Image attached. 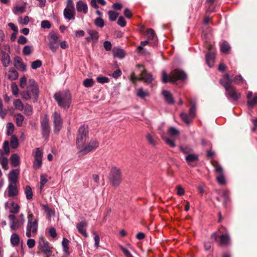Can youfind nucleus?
<instances>
[{
	"label": "nucleus",
	"mask_w": 257,
	"mask_h": 257,
	"mask_svg": "<svg viewBox=\"0 0 257 257\" xmlns=\"http://www.w3.org/2000/svg\"><path fill=\"white\" fill-rule=\"evenodd\" d=\"M21 95L25 100L32 99L34 103L37 101L39 96V88L34 79L29 80V84L26 90L23 91L21 93Z\"/></svg>",
	"instance_id": "f257e3e1"
},
{
	"label": "nucleus",
	"mask_w": 257,
	"mask_h": 257,
	"mask_svg": "<svg viewBox=\"0 0 257 257\" xmlns=\"http://www.w3.org/2000/svg\"><path fill=\"white\" fill-rule=\"evenodd\" d=\"M54 97L58 105L65 109H68L71 104L72 96L68 90L56 92Z\"/></svg>",
	"instance_id": "f03ea898"
},
{
	"label": "nucleus",
	"mask_w": 257,
	"mask_h": 257,
	"mask_svg": "<svg viewBox=\"0 0 257 257\" xmlns=\"http://www.w3.org/2000/svg\"><path fill=\"white\" fill-rule=\"evenodd\" d=\"M187 77V74L182 70L176 69L173 70L171 76H169L165 71L162 72V81L166 83L168 82H175L178 80H183Z\"/></svg>",
	"instance_id": "7ed1b4c3"
},
{
	"label": "nucleus",
	"mask_w": 257,
	"mask_h": 257,
	"mask_svg": "<svg viewBox=\"0 0 257 257\" xmlns=\"http://www.w3.org/2000/svg\"><path fill=\"white\" fill-rule=\"evenodd\" d=\"M38 228V221L35 218L32 214H29L28 215V223L26 235L28 237L36 235L37 233Z\"/></svg>",
	"instance_id": "20e7f679"
},
{
	"label": "nucleus",
	"mask_w": 257,
	"mask_h": 257,
	"mask_svg": "<svg viewBox=\"0 0 257 257\" xmlns=\"http://www.w3.org/2000/svg\"><path fill=\"white\" fill-rule=\"evenodd\" d=\"M88 134L87 126H86L84 124L82 125L79 128L76 138V146L78 150L85 144Z\"/></svg>",
	"instance_id": "39448f33"
},
{
	"label": "nucleus",
	"mask_w": 257,
	"mask_h": 257,
	"mask_svg": "<svg viewBox=\"0 0 257 257\" xmlns=\"http://www.w3.org/2000/svg\"><path fill=\"white\" fill-rule=\"evenodd\" d=\"M48 38L49 40L48 46L50 49L55 53L59 48L60 43V35L56 32L49 33Z\"/></svg>",
	"instance_id": "423d86ee"
},
{
	"label": "nucleus",
	"mask_w": 257,
	"mask_h": 257,
	"mask_svg": "<svg viewBox=\"0 0 257 257\" xmlns=\"http://www.w3.org/2000/svg\"><path fill=\"white\" fill-rule=\"evenodd\" d=\"M109 180L113 186H117L121 181V175L120 170L113 167L111 168L109 176Z\"/></svg>",
	"instance_id": "0eeeda50"
},
{
	"label": "nucleus",
	"mask_w": 257,
	"mask_h": 257,
	"mask_svg": "<svg viewBox=\"0 0 257 257\" xmlns=\"http://www.w3.org/2000/svg\"><path fill=\"white\" fill-rule=\"evenodd\" d=\"M99 145L98 142L96 140H91L87 145L84 144L79 149V156L87 154L92 151L96 149Z\"/></svg>",
	"instance_id": "6e6552de"
},
{
	"label": "nucleus",
	"mask_w": 257,
	"mask_h": 257,
	"mask_svg": "<svg viewBox=\"0 0 257 257\" xmlns=\"http://www.w3.org/2000/svg\"><path fill=\"white\" fill-rule=\"evenodd\" d=\"M41 128L43 138L48 140L50 135V126L49 119L47 115H45L41 120Z\"/></svg>",
	"instance_id": "1a4fd4ad"
},
{
	"label": "nucleus",
	"mask_w": 257,
	"mask_h": 257,
	"mask_svg": "<svg viewBox=\"0 0 257 257\" xmlns=\"http://www.w3.org/2000/svg\"><path fill=\"white\" fill-rule=\"evenodd\" d=\"M43 155L42 149L40 148H37L34 155V161L33 162V167L34 169L38 170L41 168Z\"/></svg>",
	"instance_id": "9d476101"
},
{
	"label": "nucleus",
	"mask_w": 257,
	"mask_h": 257,
	"mask_svg": "<svg viewBox=\"0 0 257 257\" xmlns=\"http://www.w3.org/2000/svg\"><path fill=\"white\" fill-rule=\"evenodd\" d=\"M54 123V132L58 134L61 130L63 125V120L61 115L57 112L55 111L53 114Z\"/></svg>",
	"instance_id": "9b49d317"
},
{
	"label": "nucleus",
	"mask_w": 257,
	"mask_h": 257,
	"mask_svg": "<svg viewBox=\"0 0 257 257\" xmlns=\"http://www.w3.org/2000/svg\"><path fill=\"white\" fill-rule=\"evenodd\" d=\"M225 96L228 98H231L234 101H237L240 97V94L236 92V88L233 86L225 89Z\"/></svg>",
	"instance_id": "f8f14e48"
},
{
	"label": "nucleus",
	"mask_w": 257,
	"mask_h": 257,
	"mask_svg": "<svg viewBox=\"0 0 257 257\" xmlns=\"http://www.w3.org/2000/svg\"><path fill=\"white\" fill-rule=\"evenodd\" d=\"M39 245L45 254L48 256L51 255L52 247L50 245L49 243L47 241L42 239L39 241Z\"/></svg>",
	"instance_id": "ddd939ff"
},
{
	"label": "nucleus",
	"mask_w": 257,
	"mask_h": 257,
	"mask_svg": "<svg viewBox=\"0 0 257 257\" xmlns=\"http://www.w3.org/2000/svg\"><path fill=\"white\" fill-rule=\"evenodd\" d=\"M8 217L11 221L10 228L12 230H16L19 228L22 224H23L25 221L24 218H23L22 223H21V222L17 219L16 216L13 214L9 215Z\"/></svg>",
	"instance_id": "4468645a"
},
{
	"label": "nucleus",
	"mask_w": 257,
	"mask_h": 257,
	"mask_svg": "<svg viewBox=\"0 0 257 257\" xmlns=\"http://www.w3.org/2000/svg\"><path fill=\"white\" fill-rule=\"evenodd\" d=\"M20 172V170L16 169L9 173L8 175L9 184H16L18 182V176Z\"/></svg>",
	"instance_id": "2eb2a0df"
},
{
	"label": "nucleus",
	"mask_w": 257,
	"mask_h": 257,
	"mask_svg": "<svg viewBox=\"0 0 257 257\" xmlns=\"http://www.w3.org/2000/svg\"><path fill=\"white\" fill-rule=\"evenodd\" d=\"M76 12L75 9L65 8L63 10V16L67 21L74 20L75 19Z\"/></svg>",
	"instance_id": "dca6fc26"
},
{
	"label": "nucleus",
	"mask_w": 257,
	"mask_h": 257,
	"mask_svg": "<svg viewBox=\"0 0 257 257\" xmlns=\"http://www.w3.org/2000/svg\"><path fill=\"white\" fill-rule=\"evenodd\" d=\"M7 195L9 197H14L18 195L19 190L16 184H9L7 188Z\"/></svg>",
	"instance_id": "f3484780"
},
{
	"label": "nucleus",
	"mask_w": 257,
	"mask_h": 257,
	"mask_svg": "<svg viewBox=\"0 0 257 257\" xmlns=\"http://www.w3.org/2000/svg\"><path fill=\"white\" fill-rule=\"evenodd\" d=\"M232 79L228 74L224 75L223 78L220 80V83L224 87L225 89L232 86Z\"/></svg>",
	"instance_id": "a211bd4d"
},
{
	"label": "nucleus",
	"mask_w": 257,
	"mask_h": 257,
	"mask_svg": "<svg viewBox=\"0 0 257 257\" xmlns=\"http://www.w3.org/2000/svg\"><path fill=\"white\" fill-rule=\"evenodd\" d=\"M162 94L166 102L169 105H173L175 103V100L172 93L168 90H163Z\"/></svg>",
	"instance_id": "6ab92c4d"
},
{
	"label": "nucleus",
	"mask_w": 257,
	"mask_h": 257,
	"mask_svg": "<svg viewBox=\"0 0 257 257\" xmlns=\"http://www.w3.org/2000/svg\"><path fill=\"white\" fill-rule=\"evenodd\" d=\"M15 66L19 71L26 70L27 66L23 63L22 59L20 57H16L14 59Z\"/></svg>",
	"instance_id": "aec40b11"
},
{
	"label": "nucleus",
	"mask_w": 257,
	"mask_h": 257,
	"mask_svg": "<svg viewBox=\"0 0 257 257\" xmlns=\"http://www.w3.org/2000/svg\"><path fill=\"white\" fill-rule=\"evenodd\" d=\"M87 223L86 221H82L76 225V228L78 232L85 237L87 236L86 227Z\"/></svg>",
	"instance_id": "412c9836"
},
{
	"label": "nucleus",
	"mask_w": 257,
	"mask_h": 257,
	"mask_svg": "<svg viewBox=\"0 0 257 257\" xmlns=\"http://www.w3.org/2000/svg\"><path fill=\"white\" fill-rule=\"evenodd\" d=\"M2 63L5 67H8L11 63V59L10 55L5 51H2Z\"/></svg>",
	"instance_id": "4be33fe9"
},
{
	"label": "nucleus",
	"mask_w": 257,
	"mask_h": 257,
	"mask_svg": "<svg viewBox=\"0 0 257 257\" xmlns=\"http://www.w3.org/2000/svg\"><path fill=\"white\" fill-rule=\"evenodd\" d=\"M185 160L188 165L193 167L194 166L191 164L196 162L198 160V157L195 154H190L186 155Z\"/></svg>",
	"instance_id": "5701e85b"
},
{
	"label": "nucleus",
	"mask_w": 257,
	"mask_h": 257,
	"mask_svg": "<svg viewBox=\"0 0 257 257\" xmlns=\"http://www.w3.org/2000/svg\"><path fill=\"white\" fill-rule=\"evenodd\" d=\"M215 58V55L213 52H209L206 55V62L209 67H212L214 66Z\"/></svg>",
	"instance_id": "b1692460"
},
{
	"label": "nucleus",
	"mask_w": 257,
	"mask_h": 257,
	"mask_svg": "<svg viewBox=\"0 0 257 257\" xmlns=\"http://www.w3.org/2000/svg\"><path fill=\"white\" fill-rule=\"evenodd\" d=\"M76 10L78 12L86 14L88 12L87 5L82 1H78L76 4Z\"/></svg>",
	"instance_id": "393cba45"
},
{
	"label": "nucleus",
	"mask_w": 257,
	"mask_h": 257,
	"mask_svg": "<svg viewBox=\"0 0 257 257\" xmlns=\"http://www.w3.org/2000/svg\"><path fill=\"white\" fill-rule=\"evenodd\" d=\"M220 245L227 246L230 243V238L228 233L222 234L220 236Z\"/></svg>",
	"instance_id": "a878e982"
},
{
	"label": "nucleus",
	"mask_w": 257,
	"mask_h": 257,
	"mask_svg": "<svg viewBox=\"0 0 257 257\" xmlns=\"http://www.w3.org/2000/svg\"><path fill=\"white\" fill-rule=\"evenodd\" d=\"M146 139L150 145L154 146L157 145L158 139L155 134L153 133H148L146 136Z\"/></svg>",
	"instance_id": "bb28decb"
},
{
	"label": "nucleus",
	"mask_w": 257,
	"mask_h": 257,
	"mask_svg": "<svg viewBox=\"0 0 257 257\" xmlns=\"http://www.w3.org/2000/svg\"><path fill=\"white\" fill-rule=\"evenodd\" d=\"M87 33L89 35L91 40L93 43H96L99 38L98 33L96 31L92 30L90 29L87 30Z\"/></svg>",
	"instance_id": "cd10ccee"
},
{
	"label": "nucleus",
	"mask_w": 257,
	"mask_h": 257,
	"mask_svg": "<svg viewBox=\"0 0 257 257\" xmlns=\"http://www.w3.org/2000/svg\"><path fill=\"white\" fill-rule=\"evenodd\" d=\"M69 243L70 241L67 238L63 237L62 242V245L64 252L67 255H69L70 253V251H69Z\"/></svg>",
	"instance_id": "c85d7f7f"
},
{
	"label": "nucleus",
	"mask_w": 257,
	"mask_h": 257,
	"mask_svg": "<svg viewBox=\"0 0 257 257\" xmlns=\"http://www.w3.org/2000/svg\"><path fill=\"white\" fill-rule=\"evenodd\" d=\"M146 35H147L148 39L149 40H154L155 41V43L153 44V46H156V42L157 40V37L156 35L155 31L153 29H150L147 30Z\"/></svg>",
	"instance_id": "c756f323"
},
{
	"label": "nucleus",
	"mask_w": 257,
	"mask_h": 257,
	"mask_svg": "<svg viewBox=\"0 0 257 257\" xmlns=\"http://www.w3.org/2000/svg\"><path fill=\"white\" fill-rule=\"evenodd\" d=\"M113 54L114 57L118 58L119 59H122L125 56L124 50L120 48L114 49L113 50Z\"/></svg>",
	"instance_id": "7c9ffc66"
},
{
	"label": "nucleus",
	"mask_w": 257,
	"mask_h": 257,
	"mask_svg": "<svg viewBox=\"0 0 257 257\" xmlns=\"http://www.w3.org/2000/svg\"><path fill=\"white\" fill-rule=\"evenodd\" d=\"M19 76L18 72L13 68L9 71L8 78L11 80H16Z\"/></svg>",
	"instance_id": "2f4dec72"
},
{
	"label": "nucleus",
	"mask_w": 257,
	"mask_h": 257,
	"mask_svg": "<svg viewBox=\"0 0 257 257\" xmlns=\"http://www.w3.org/2000/svg\"><path fill=\"white\" fill-rule=\"evenodd\" d=\"M11 243L14 246H17L20 242V237L16 233H13L11 236Z\"/></svg>",
	"instance_id": "473e14b6"
},
{
	"label": "nucleus",
	"mask_w": 257,
	"mask_h": 257,
	"mask_svg": "<svg viewBox=\"0 0 257 257\" xmlns=\"http://www.w3.org/2000/svg\"><path fill=\"white\" fill-rule=\"evenodd\" d=\"M20 207L19 204L14 201L10 203V207L9 208L10 212L13 214L17 213L20 210Z\"/></svg>",
	"instance_id": "72a5a7b5"
},
{
	"label": "nucleus",
	"mask_w": 257,
	"mask_h": 257,
	"mask_svg": "<svg viewBox=\"0 0 257 257\" xmlns=\"http://www.w3.org/2000/svg\"><path fill=\"white\" fill-rule=\"evenodd\" d=\"M143 80L147 83H151L153 80V76L150 73H148L145 70L142 71Z\"/></svg>",
	"instance_id": "f704fd0d"
},
{
	"label": "nucleus",
	"mask_w": 257,
	"mask_h": 257,
	"mask_svg": "<svg viewBox=\"0 0 257 257\" xmlns=\"http://www.w3.org/2000/svg\"><path fill=\"white\" fill-rule=\"evenodd\" d=\"M11 159L13 167H16L20 164V157L17 154H13L11 157Z\"/></svg>",
	"instance_id": "c9c22d12"
},
{
	"label": "nucleus",
	"mask_w": 257,
	"mask_h": 257,
	"mask_svg": "<svg viewBox=\"0 0 257 257\" xmlns=\"http://www.w3.org/2000/svg\"><path fill=\"white\" fill-rule=\"evenodd\" d=\"M220 51L223 53H227L230 50V47L229 44L225 41L220 43Z\"/></svg>",
	"instance_id": "e433bc0d"
},
{
	"label": "nucleus",
	"mask_w": 257,
	"mask_h": 257,
	"mask_svg": "<svg viewBox=\"0 0 257 257\" xmlns=\"http://www.w3.org/2000/svg\"><path fill=\"white\" fill-rule=\"evenodd\" d=\"M190 104H191V106L189 109V115L191 118H193L196 115V106L195 103L192 101H190Z\"/></svg>",
	"instance_id": "4c0bfd02"
},
{
	"label": "nucleus",
	"mask_w": 257,
	"mask_h": 257,
	"mask_svg": "<svg viewBox=\"0 0 257 257\" xmlns=\"http://www.w3.org/2000/svg\"><path fill=\"white\" fill-rule=\"evenodd\" d=\"M13 104L16 109L20 111H22L24 108V105L20 99H15L13 102Z\"/></svg>",
	"instance_id": "58836bf2"
},
{
	"label": "nucleus",
	"mask_w": 257,
	"mask_h": 257,
	"mask_svg": "<svg viewBox=\"0 0 257 257\" xmlns=\"http://www.w3.org/2000/svg\"><path fill=\"white\" fill-rule=\"evenodd\" d=\"M24 120V116L22 114L18 113L16 115V123L18 126H22Z\"/></svg>",
	"instance_id": "ea45409f"
},
{
	"label": "nucleus",
	"mask_w": 257,
	"mask_h": 257,
	"mask_svg": "<svg viewBox=\"0 0 257 257\" xmlns=\"http://www.w3.org/2000/svg\"><path fill=\"white\" fill-rule=\"evenodd\" d=\"M11 146L13 149H16L19 146L18 138L16 135H13L11 137L10 141Z\"/></svg>",
	"instance_id": "a19ab883"
},
{
	"label": "nucleus",
	"mask_w": 257,
	"mask_h": 257,
	"mask_svg": "<svg viewBox=\"0 0 257 257\" xmlns=\"http://www.w3.org/2000/svg\"><path fill=\"white\" fill-rule=\"evenodd\" d=\"M137 95L142 99H145L146 96H149V93L148 91H144L142 88H140L137 90Z\"/></svg>",
	"instance_id": "79ce46f5"
},
{
	"label": "nucleus",
	"mask_w": 257,
	"mask_h": 257,
	"mask_svg": "<svg viewBox=\"0 0 257 257\" xmlns=\"http://www.w3.org/2000/svg\"><path fill=\"white\" fill-rule=\"evenodd\" d=\"M25 193L27 199L31 200L33 198L32 189L30 186H27L25 189Z\"/></svg>",
	"instance_id": "37998d69"
},
{
	"label": "nucleus",
	"mask_w": 257,
	"mask_h": 257,
	"mask_svg": "<svg viewBox=\"0 0 257 257\" xmlns=\"http://www.w3.org/2000/svg\"><path fill=\"white\" fill-rule=\"evenodd\" d=\"M180 117L185 123L189 124L191 123V118L186 113L182 112L180 114Z\"/></svg>",
	"instance_id": "c03bdc74"
},
{
	"label": "nucleus",
	"mask_w": 257,
	"mask_h": 257,
	"mask_svg": "<svg viewBox=\"0 0 257 257\" xmlns=\"http://www.w3.org/2000/svg\"><path fill=\"white\" fill-rule=\"evenodd\" d=\"M25 6H16L14 7L13 12L15 15H17L19 13H23L25 11Z\"/></svg>",
	"instance_id": "a18cd8bd"
},
{
	"label": "nucleus",
	"mask_w": 257,
	"mask_h": 257,
	"mask_svg": "<svg viewBox=\"0 0 257 257\" xmlns=\"http://www.w3.org/2000/svg\"><path fill=\"white\" fill-rule=\"evenodd\" d=\"M24 113L28 116H30L33 113V108L31 105L26 103L24 106Z\"/></svg>",
	"instance_id": "49530a36"
},
{
	"label": "nucleus",
	"mask_w": 257,
	"mask_h": 257,
	"mask_svg": "<svg viewBox=\"0 0 257 257\" xmlns=\"http://www.w3.org/2000/svg\"><path fill=\"white\" fill-rule=\"evenodd\" d=\"M109 19L110 21H114L118 16V13L114 11H109L108 12Z\"/></svg>",
	"instance_id": "de8ad7c7"
},
{
	"label": "nucleus",
	"mask_w": 257,
	"mask_h": 257,
	"mask_svg": "<svg viewBox=\"0 0 257 257\" xmlns=\"http://www.w3.org/2000/svg\"><path fill=\"white\" fill-rule=\"evenodd\" d=\"M48 182V179L47 178V176L45 174L41 175L40 176V189L42 190L44 187L45 184Z\"/></svg>",
	"instance_id": "09e8293b"
},
{
	"label": "nucleus",
	"mask_w": 257,
	"mask_h": 257,
	"mask_svg": "<svg viewBox=\"0 0 257 257\" xmlns=\"http://www.w3.org/2000/svg\"><path fill=\"white\" fill-rule=\"evenodd\" d=\"M229 191L228 190H222L221 196L224 199L223 204L225 206L227 201L229 200Z\"/></svg>",
	"instance_id": "8fccbe9b"
},
{
	"label": "nucleus",
	"mask_w": 257,
	"mask_h": 257,
	"mask_svg": "<svg viewBox=\"0 0 257 257\" xmlns=\"http://www.w3.org/2000/svg\"><path fill=\"white\" fill-rule=\"evenodd\" d=\"M7 135L11 136L14 131V125L12 122H9L7 124Z\"/></svg>",
	"instance_id": "3c124183"
},
{
	"label": "nucleus",
	"mask_w": 257,
	"mask_h": 257,
	"mask_svg": "<svg viewBox=\"0 0 257 257\" xmlns=\"http://www.w3.org/2000/svg\"><path fill=\"white\" fill-rule=\"evenodd\" d=\"M12 93L15 96H18L19 94V88L16 82H13L11 84Z\"/></svg>",
	"instance_id": "603ef678"
},
{
	"label": "nucleus",
	"mask_w": 257,
	"mask_h": 257,
	"mask_svg": "<svg viewBox=\"0 0 257 257\" xmlns=\"http://www.w3.org/2000/svg\"><path fill=\"white\" fill-rule=\"evenodd\" d=\"M94 24L98 27L102 28L104 26V22L103 20L100 18H97L94 21Z\"/></svg>",
	"instance_id": "864d4df0"
},
{
	"label": "nucleus",
	"mask_w": 257,
	"mask_h": 257,
	"mask_svg": "<svg viewBox=\"0 0 257 257\" xmlns=\"http://www.w3.org/2000/svg\"><path fill=\"white\" fill-rule=\"evenodd\" d=\"M180 150L181 152L186 155L190 154V153L192 151V148L188 146H181L180 147Z\"/></svg>",
	"instance_id": "5fc2aeb1"
},
{
	"label": "nucleus",
	"mask_w": 257,
	"mask_h": 257,
	"mask_svg": "<svg viewBox=\"0 0 257 257\" xmlns=\"http://www.w3.org/2000/svg\"><path fill=\"white\" fill-rule=\"evenodd\" d=\"M83 84L86 87H90L94 84V81L92 78H87L84 80Z\"/></svg>",
	"instance_id": "6e6d98bb"
},
{
	"label": "nucleus",
	"mask_w": 257,
	"mask_h": 257,
	"mask_svg": "<svg viewBox=\"0 0 257 257\" xmlns=\"http://www.w3.org/2000/svg\"><path fill=\"white\" fill-rule=\"evenodd\" d=\"M7 114L6 110L4 109V105L2 99L0 98V117L4 118Z\"/></svg>",
	"instance_id": "4d7b16f0"
},
{
	"label": "nucleus",
	"mask_w": 257,
	"mask_h": 257,
	"mask_svg": "<svg viewBox=\"0 0 257 257\" xmlns=\"http://www.w3.org/2000/svg\"><path fill=\"white\" fill-rule=\"evenodd\" d=\"M32 51V47L29 45L25 46L23 49V53L24 55H29Z\"/></svg>",
	"instance_id": "13d9d810"
},
{
	"label": "nucleus",
	"mask_w": 257,
	"mask_h": 257,
	"mask_svg": "<svg viewBox=\"0 0 257 257\" xmlns=\"http://www.w3.org/2000/svg\"><path fill=\"white\" fill-rule=\"evenodd\" d=\"M216 180L220 185H225L226 183L225 178L223 174L218 175L216 177Z\"/></svg>",
	"instance_id": "bf43d9fd"
},
{
	"label": "nucleus",
	"mask_w": 257,
	"mask_h": 257,
	"mask_svg": "<svg viewBox=\"0 0 257 257\" xmlns=\"http://www.w3.org/2000/svg\"><path fill=\"white\" fill-rule=\"evenodd\" d=\"M214 167L215 168V171L216 174L218 175L223 174V169L222 167L217 163H216L214 165Z\"/></svg>",
	"instance_id": "052dcab7"
},
{
	"label": "nucleus",
	"mask_w": 257,
	"mask_h": 257,
	"mask_svg": "<svg viewBox=\"0 0 257 257\" xmlns=\"http://www.w3.org/2000/svg\"><path fill=\"white\" fill-rule=\"evenodd\" d=\"M42 65V61L40 60H37L32 62L31 67L32 69L36 70L40 67Z\"/></svg>",
	"instance_id": "680f3d73"
},
{
	"label": "nucleus",
	"mask_w": 257,
	"mask_h": 257,
	"mask_svg": "<svg viewBox=\"0 0 257 257\" xmlns=\"http://www.w3.org/2000/svg\"><path fill=\"white\" fill-rule=\"evenodd\" d=\"M96 80L101 84L108 83L109 81V79L105 76H98L96 78Z\"/></svg>",
	"instance_id": "e2e57ef3"
},
{
	"label": "nucleus",
	"mask_w": 257,
	"mask_h": 257,
	"mask_svg": "<svg viewBox=\"0 0 257 257\" xmlns=\"http://www.w3.org/2000/svg\"><path fill=\"white\" fill-rule=\"evenodd\" d=\"M1 165H2V167L3 168V169H4L5 170L8 169V160L7 158L3 157L2 158V159H1Z\"/></svg>",
	"instance_id": "0e129e2a"
},
{
	"label": "nucleus",
	"mask_w": 257,
	"mask_h": 257,
	"mask_svg": "<svg viewBox=\"0 0 257 257\" xmlns=\"http://www.w3.org/2000/svg\"><path fill=\"white\" fill-rule=\"evenodd\" d=\"M41 27L43 29H50L51 27V24L49 21L44 20L41 22Z\"/></svg>",
	"instance_id": "69168bd1"
},
{
	"label": "nucleus",
	"mask_w": 257,
	"mask_h": 257,
	"mask_svg": "<svg viewBox=\"0 0 257 257\" xmlns=\"http://www.w3.org/2000/svg\"><path fill=\"white\" fill-rule=\"evenodd\" d=\"M247 103L248 106H253L257 103V96H254L252 99L249 100Z\"/></svg>",
	"instance_id": "338daca9"
},
{
	"label": "nucleus",
	"mask_w": 257,
	"mask_h": 257,
	"mask_svg": "<svg viewBox=\"0 0 257 257\" xmlns=\"http://www.w3.org/2000/svg\"><path fill=\"white\" fill-rule=\"evenodd\" d=\"M120 249H121V250L122 251V252H123V253L124 254V255L126 257H134L133 256V255L132 254V253L130 252V251L128 250V249H127L125 247H124L122 246H121Z\"/></svg>",
	"instance_id": "774afa93"
}]
</instances>
